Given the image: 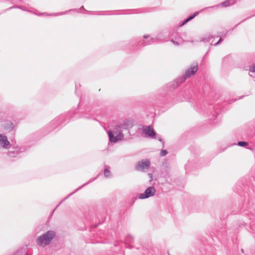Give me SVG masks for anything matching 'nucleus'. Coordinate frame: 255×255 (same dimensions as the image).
Instances as JSON below:
<instances>
[{
  "label": "nucleus",
  "mask_w": 255,
  "mask_h": 255,
  "mask_svg": "<svg viewBox=\"0 0 255 255\" xmlns=\"http://www.w3.org/2000/svg\"><path fill=\"white\" fill-rule=\"evenodd\" d=\"M56 234L53 231H48L43 235L38 237L36 242L39 246L44 247L50 244L52 240L55 237Z\"/></svg>",
  "instance_id": "1"
},
{
  "label": "nucleus",
  "mask_w": 255,
  "mask_h": 255,
  "mask_svg": "<svg viewBox=\"0 0 255 255\" xmlns=\"http://www.w3.org/2000/svg\"><path fill=\"white\" fill-rule=\"evenodd\" d=\"M198 70L197 64H194L188 69L186 71L185 75L176 79L173 84V88L178 86L181 83L184 82L187 78L194 75Z\"/></svg>",
  "instance_id": "2"
},
{
  "label": "nucleus",
  "mask_w": 255,
  "mask_h": 255,
  "mask_svg": "<svg viewBox=\"0 0 255 255\" xmlns=\"http://www.w3.org/2000/svg\"><path fill=\"white\" fill-rule=\"evenodd\" d=\"M108 134L110 141L113 143H116L124 138L122 129L118 128V125L115 127L113 131L108 130Z\"/></svg>",
  "instance_id": "3"
},
{
  "label": "nucleus",
  "mask_w": 255,
  "mask_h": 255,
  "mask_svg": "<svg viewBox=\"0 0 255 255\" xmlns=\"http://www.w3.org/2000/svg\"><path fill=\"white\" fill-rule=\"evenodd\" d=\"M142 132L145 134V136L152 138H158L159 141H161V138L159 137H156V133L151 126L143 127L142 128Z\"/></svg>",
  "instance_id": "4"
},
{
  "label": "nucleus",
  "mask_w": 255,
  "mask_h": 255,
  "mask_svg": "<svg viewBox=\"0 0 255 255\" xmlns=\"http://www.w3.org/2000/svg\"><path fill=\"white\" fill-rule=\"evenodd\" d=\"M155 191V189L153 187H149L145 190L144 193L139 194L138 198L144 199L152 197L154 195Z\"/></svg>",
  "instance_id": "5"
},
{
  "label": "nucleus",
  "mask_w": 255,
  "mask_h": 255,
  "mask_svg": "<svg viewBox=\"0 0 255 255\" xmlns=\"http://www.w3.org/2000/svg\"><path fill=\"white\" fill-rule=\"evenodd\" d=\"M150 160L148 159H142L139 161L136 166V169L139 171H144L149 167Z\"/></svg>",
  "instance_id": "6"
},
{
  "label": "nucleus",
  "mask_w": 255,
  "mask_h": 255,
  "mask_svg": "<svg viewBox=\"0 0 255 255\" xmlns=\"http://www.w3.org/2000/svg\"><path fill=\"white\" fill-rule=\"evenodd\" d=\"M236 0H227L221 3L220 4H217V5H215L214 6L207 7L204 9H202L201 11H202L204 10L205 9H208V8H214L215 7H218L220 6H221L223 7H227V6L231 5L233 4L234 3H235V2H236Z\"/></svg>",
  "instance_id": "7"
},
{
  "label": "nucleus",
  "mask_w": 255,
  "mask_h": 255,
  "mask_svg": "<svg viewBox=\"0 0 255 255\" xmlns=\"http://www.w3.org/2000/svg\"><path fill=\"white\" fill-rule=\"evenodd\" d=\"M9 144L7 136L4 134H0V147L3 148H7Z\"/></svg>",
  "instance_id": "8"
},
{
  "label": "nucleus",
  "mask_w": 255,
  "mask_h": 255,
  "mask_svg": "<svg viewBox=\"0 0 255 255\" xmlns=\"http://www.w3.org/2000/svg\"><path fill=\"white\" fill-rule=\"evenodd\" d=\"M167 35H168L167 32L164 31H162L159 32L157 34V36H156V39L157 40L162 41L165 40L166 39Z\"/></svg>",
  "instance_id": "9"
},
{
  "label": "nucleus",
  "mask_w": 255,
  "mask_h": 255,
  "mask_svg": "<svg viewBox=\"0 0 255 255\" xmlns=\"http://www.w3.org/2000/svg\"><path fill=\"white\" fill-rule=\"evenodd\" d=\"M97 177H95L94 178H92L91 179H90L88 182H86V183L84 184L83 185H82L81 186L79 187L78 189H77L74 192L71 193V194H70L68 196H67L66 198H64V199L62 201L61 203H62L64 200H66L67 199H68L70 196H71L72 194H73L74 193H75L76 192H77V191H78L79 189H81L82 188H83V187H84L85 186L88 185V184H89L90 183L94 181L95 180H96L97 179Z\"/></svg>",
  "instance_id": "10"
},
{
  "label": "nucleus",
  "mask_w": 255,
  "mask_h": 255,
  "mask_svg": "<svg viewBox=\"0 0 255 255\" xmlns=\"http://www.w3.org/2000/svg\"><path fill=\"white\" fill-rule=\"evenodd\" d=\"M3 128L5 130L11 131L13 128V124L10 121H6L3 124Z\"/></svg>",
  "instance_id": "11"
},
{
  "label": "nucleus",
  "mask_w": 255,
  "mask_h": 255,
  "mask_svg": "<svg viewBox=\"0 0 255 255\" xmlns=\"http://www.w3.org/2000/svg\"><path fill=\"white\" fill-rule=\"evenodd\" d=\"M110 168H111L109 166H105V168L104 170V174L106 178H111L112 177V174L110 170Z\"/></svg>",
  "instance_id": "12"
},
{
  "label": "nucleus",
  "mask_w": 255,
  "mask_h": 255,
  "mask_svg": "<svg viewBox=\"0 0 255 255\" xmlns=\"http://www.w3.org/2000/svg\"><path fill=\"white\" fill-rule=\"evenodd\" d=\"M130 127V125L128 124V122L124 121L123 123H122L118 125V128H120L123 131L124 129H128L129 127Z\"/></svg>",
  "instance_id": "13"
},
{
  "label": "nucleus",
  "mask_w": 255,
  "mask_h": 255,
  "mask_svg": "<svg viewBox=\"0 0 255 255\" xmlns=\"http://www.w3.org/2000/svg\"><path fill=\"white\" fill-rule=\"evenodd\" d=\"M198 14V12H196L195 13H194L193 14L189 16L187 18L185 19L182 22L181 26H183V25L185 24L186 23H187L190 20L193 19L197 14Z\"/></svg>",
  "instance_id": "14"
},
{
  "label": "nucleus",
  "mask_w": 255,
  "mask_h": 255,
  "mask_svg": "<svg viewBox=\"0 0 255 255\" xmlns=\"http://www.w3.org/2000/svg\"><path fill=\"white\" fill-rule=\"evenodd\" d=\"M214 38V36L210 35L208 37L202 38L200 41L204 42L205 43L210 42L211 40Z\"/></svg>",
  "instance_id": "15"
},
{
  "label": "nucleus",
  "mask_w": 255,
  "mask_h": 255,
  "mask_svg": "<svg viewBox=\"0 0 255 255\" xmlns=\"http://www.w3.org/2000/svg\"><path fill=\"white\" fill-rule=\"evenodd\" d=\"M18 153V152L16 150H13V151L9 150L7 152V155L9 157H16L17 156Z\"/></svg>",
  "instance_id": "16"
},
{
  "label": "nucleus",
  "mask_w": 255,
  "mask_h": 255,
  "mask_svg": "<svg viewBox=\"0 0 255 255\" xmlns=\"http://www.w3.org/2000/svg\"><path fill=\"white\" fill-rule=\"evenodd\" d=\"M156 37L155 38H151L148 41H143L144 45H147L149 44H151L154 43L156 41Z\"/></svg>",
  "instance_id": "17"
},
{
  "label": "nucleus",
  "mask_w": 255,
  "mask_h": 255,
  "mask_svg": "<svg viewBox=\"0 0 255 255\" xmlns=\"http://www.w3.org/2000/svg\"><path fill=\"white\" fill-rule=\"evenodd\" d=\"M238 145L242 147H245L248 145V143L246 141H242L238 142Z\"/></svg>",
  "instance_id": "18"
},
{
  "label": "nucleus",
  "mask_w": 255,
  "mask_h": 255,
  "mask_svg": "<svg viewBox=\"0 0 255 255\" xmlns=\"http://www.w3.org/2000/svg\"><path fill=\"white\" fill-rule=\"evenodd\" d=\"M223 40V38L221 37L220 38V39L218 40V41L217 43H214V44L213 43V41H211V44L212 45L217 46V45L220 44L222 42Z\"/></svg>",
  "instance_id": "19"
},
{
  "label": "nucleus",
  "mask_w": 255,
  "mask_h": 255,
  "mask_svg": "<svg viewBox=\"0 0 255 255\" xmlns=\"http://www.w3.org/2000/svg\"><path fill=\"white\" fill-rule=\"evenodd\" d=\"M133 241V238L131 236H128L127 237L126 242L127 243H131Z\"/></svg>",
  "instance_id": "20"
},
{
  "label": "nucleus",
  "mask_w": 255,
  "mask_h": 255,
  "mask_svg": "<svg viewBox=\"0 0 255 255\" xmlns=\"http://www.w3.org/2000/svg\"><path fill=\"white\" fill-rule=\"evenodd\" d=\"M168 153V152L165 149H162L160 151V155L161 156H165Z\"/></svg>",
  "instance_id": "21"
},
{
  "label": "nucleus",
  "mask_w": 255,
  "mask_h": 255,
  "mask_svg": "<svg viewBox=\"0 0 255 255\" xmlns=\"http://www.w3.org/2000/svg\"><path fill=\"white\" fill-rule=\"evenodd\" d=\"M249 70L251 72H255V64L250 66Z\"/></svg>",
  "instance_id": "22"
},
{
  "label": "nucleus",
  "mask_w": 255,
  "mask_h": 255,
  "mask_svg": "<svg viewBox=\"0 0 255 255\" xmlns=\"http://www.w3.org/2000/svg\"><path fill=\"white\" fill-rule=\"evenodd\" d=\"M68 11H64V12H60V13H56L51 14V15H62L63 14H65V13H66Z\"/></svg>",
  "instance_id": "23"
},
{
  "label": "nucleus",
  "mask_w": 255,
  "mask_h": 255,
  "mask_svg": "<svg viewBox=\"0 0 255 255\" xmlns=\"http://www.w3.org/2000/svg\"><path fill=\"white\" fill-rule=\"evenodd\" d=\"M15 7L22 9L23 10H26L22 6H17L10 7L9 8V9H12L13 8H15Z\"/></svg>",
  "instance_id": "24"
},
{
  "label": "nucleus",
  "mask_w": 255,
  "mask_h": 255,
  "mask_svg": "<svg viewBox=\"0 0 255 255\" xmlns=\"http://www.w3.org/2000/svg\"><path fill=\"white\" fill-rule=\"evenodd\" d=\"M82 9H84V6H82L81 8H80L79 9H71V10H69V11H71V10H75V11H76L77 12H81V10Z\"/></svg>",
  "instance_id": "25"
},
{
  "label": "nucleus",
  "mask_w": 255,
  "mask_h": 255,
  "mask_svg": "<svg viewBox=\"0 0 255 255\" xmlns=\"http://www.w3.org/2000/svg\"><path fill=\"white\" fill-rule=\"evenodd\" d=\"M171 42L173 43L174 45H179V43L178 41H175L173 39L171 40Z\"/></svg>",
  "instance_id": "26"
},
{
  "label": "nucleus",
  "mask_w": 255,
  "mask_h": 255,
  "mask_svg": "<svg viewBox=\"0 0 255 255\" xmlns=\"http://www.w3.org/2000/svg\"><path fill=\"white\" fill-rule=\"evenodd\" d=\"M149 37V35H144L143 36V38H144V39L147 38H148Z\"/></svg>",
  "instance_id": "27"
},
{
  "label": "nucleus",
  "mask_w": 255,
  "mask_h": 255,
  "mask_svg": "<svg viewBox=\"0 0 255 255\" xmlns=\"http://www.w3.org/2000/svg\"><path fill=\"white\" fill-rule=\"evenodd\" d=\"M148 175H149V176L150 178H151V177H152V175H151V174L149 173V174H148Z\"/></svg>",
  "instance_id": "28"
},
{
  "label": "nucleus",
  "mask_w": 255,
  "mask_h": 255,
  "mask_svg": "<svg viewBox=\"0 0 255 255\" xmlns=\"http://www.w3.org/2000/svg\"><path fill=\"white\" fill-rule=\"evenodd\" d=\"M242 252L243 253H244V251H243V249L242 250Z\"/></svg>",
  "instance_id": "29"
}]
</instances>
